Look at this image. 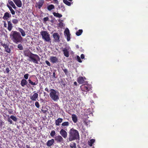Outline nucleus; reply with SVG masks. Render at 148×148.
<instances>
[{
  "label": "nucleus",
  "mask_w": 148,
  "mask_h": 148,
  "mask_svg": "<svg viewBox=\"0 0 148 148\" xmlns=\"http://www.w3.org/2000/svg\"><path fill=\"white\" fill-rule=\"evenodd\" d=\"M10 118L15 122H16L17 120V118L13 115L11 116Z\"/></svg>",
  "instance_id": "33"
},
{
  "label": "nucleus",
  "mask_w": 148,
  "mask_h": 148,
  "mask_svg": "<svg viewBox=\"0 0 148 148\" xmlns=\"http://www.w3.org/2000/svg\"><path fill=\"white\" fill-rule=\"evenodd\" d=\"M77 47L78 48V46H77Z\"/></svg>",
  "instance_id": "60"
},
{
  "label": "nucleus",
  "mask_w": 148,
  "mask_h": 148,
  "mask_svg": "<svg viewBox=\"0 0 148 148\" xmlns=\"http://www.w3.org/2000/svg\"><path fill=\"white\" fill-rule=\"evenodd\" d=\"M25 54L26 56L29 58L28 60L35 63L38 64V62L40 61V58L38 55L28 51L25 52Z\"/></svg>",
  "instance_id": "2"
},
{
  "label": "nucleus",
  "mask_w": 148,
  "mask_h": 148,
  "mask_svg": "<svg viewBox=\"0 0 148 148\" xmlns=\"http://www.w3.org/2000/svg\"><path fill=\"white\" fill-rule=\"evenodd\" d=\"M77 47L78 48V46H77Z\"/></svg>",
  "instance_id": "61"
},
{
  "label": "nucleus",
  "mask_w": 148,
  "mask_h": 148,
  "mask_svg": "<svg viewBox=\"0 0 148 148\" xmlns=\"http://www.w3.org/2000/svg\"><path fill=\"white\" fill-rule=\"evenodd\" d=\"M10 6H11L14 9H16V7L14 2L10 0H8V3Z\"/></svg>",
  "instance_id": "21"
},
{
  "label": "nucleus",
  "mask_w": 148,
  "mask_h": 148,
  "mask_svg": "<svg viewBox=\"0 0 148 148\" xmlns=\"http://www.w3.org/2000/svg\"><path fill=\"white\" fill-rule=\"evenodd\" d=\"M65 10V7H63V9H62V10L64 11Z\"/></svg>",
  "instance_id": "55"
},
{
  "label": "nucleus",
  "mask_w": 148,
  "mask_h": 148,
  "mask_svg": "<svg viewBox=\"0 0 148 148\" xmlns=\"http://www.w3.org/2000/svg\"><path fill=\"white\" fill-rule=\"evenodd\" d=\"M44 2V0H39L38 2L36 3L35 6L36 8H38L40 9L42 6Z\"/></svg>",
  "instance_id": "8"
},
{
  "label": "nucleus",
  "mask_w": 148,
  "mask_h": 148,
  "mask_svg": "<svg viewBox=\"0 0 148 148\" xmlns=\"http://www.w3.org/2000/svg\"><path fill=\"white\" fill-rule=\"evenodd\" d=\"M62 120L63 119L62 118H58L56 120V125L57 126H59L60 125V123L62 122Z\"/></svg>",
  "instance_id": "24"
},
{
  "label": "nucleus",
  "mask_w": 148,
  "mask_h": 148,
  "mask_svg": "<svg viewBox=\"0 0 148 148\" xmlns=\"http://www.w3.org/2000/svg\"><path fill=\"white\" fill-rule=\"evenodd\" d=\"M18 48L20 50H22L23 49V48L22 45L21 44H19L18 45Z\"/></svg>",
  "instance_id": "38"
},
{
  "label": "nucleus",
  "mask_w": 148,
  "mask_h": 148,
  "mask_svg": "<svg viewBox=\"0 0 148 148\" xmlns=\"http://www.w3.org/2000/svg\"><path fill=\"white\" fill-rule=\"evenodd\" d=\"M69 1H72V0H68Z\"/></svg>",
  "instance_id": "59"
},
{
  "label": "nucleus",
  "mask_w": 148,
  "mask_h": 148,
  "mask_svg": "<svg viewBox=\"0 0 148 148\" xmlns=\"http://www.w3.org/2000/svg\"><path fill=\"white\" fill-rule=\"evenodd\" d=\"M40 33L42 36V39L44 41L48 42L51 41L50 35L47 31H42Z\"/></svg>",
  "instance_id": "5"
},
{
  "label": "nucleus",
  "mask_w": 148,
  "mask_h": 148,
  "mask_svg": "<svg viewBox=\"0 0 148 148\" xmlns=\"http://www.w3.org/2000/svg\"><path fill=\"white\" fill-rule=\"evenodd\" d=\"M45 90L48 92H49V90L47 88H46L45 89Z\"/></svg>",
  "instance_id": "53"
},
{
  "label": "nucleus",
  "mask_w": 148,
  "mask_h": 148,
  "mask_svg": "<svg viewBox=\"0 0 148 148\" xmlns=\"http://www.w3.org/2000/svg\"><path fill=\"white\" fill-rule=\"evenodd\" d=\"M3 122L1 120H0V128H1L3 125Z\"/></svg>",
  "instance_id": "47"
},
{
  "label": "nucleus",
  "mask_w": 148,
  "mask_h": 148,
  "mask_svg": "<svg viewBox=\"0 0 148 148\" xmlns=\"http://www.w3.org/2000/svg\"><path fill=\"white\" fill-rule=\"evenodd\" d=\"M1 45L5 48V51L6 52L8 53L10 52V49L9 48L7 45L2 43L1 44Z\"/></svg>",
  "instance_id": "16"
},
{
  "label": "nucleus",
  "mask_w": 148,
  "mask_h": 148,
  "mask_svg": "<svg viewBox=\"0 0 148 148\" xmlns=\"http://www.w3.org/2000/svg\"><path fill=\"white\" fill-rule=\"evenodd\" d=\"M74 84L75 85H77V83L76 82H74Z\"/></svg>",
  "instance_id": "56"
},
{
  "label": "nucleus",
  "mask_w": 148,
  "mask_h": 148,
  "mask_svg": "<svg viewBox=\"0 0 148 148\" xmlns=\"http://www.w3.org/2000/svg\"><path fill=\"white\" fill-rule=\"evenodd\" d=\"M59 25L60 26H64V24L62 22H60L59 23Z\"/></svg>",
  "instance_id": "48"
},
{
  "label": "nucleus",
  "mask_w": 148,
  "mask_h": 148,
  "mask_svg": "<svg viewBox=\"0 0 148 148\" xmlns=\"http://www.w3.org/2000/svg\"><path fill=\"white\" fill-rule=\"evenodd\" d=\"M8 121L9 122H10V124H12V123H13V122L12 121V120L10 119V118H8Z\"/></svg>",
  "instance_id": "45"
},
{
  "label": "nucleus",
  "mask_w": 148,
  "mask_h": 148,
  "mask_svg": "<svg viewBox=\"0 0 148 148\" xmlns=\"http://www.w3.org/2000/svg\"><path fill=\"white\" fill-rule=\"evenodd\" d=\"M86 79V78L85 77L81 76L78 78L77 81L79 84H81L84 83V81Z\"/></svg>",
  "instance_id": "13"
},
{
  "label": "nucleus",
  "mask_w": 148,
  "mask_h": 148,
  "mask_svg": "<svg viewBox=\"0 0 148 148\" xmlns=\"http://www.w3.org/2000/svg\"><path fill=\"white\" fill-rule=\"evenodd\" d=\"M63 1L64 3L66 4V5L68 6H70L71 5L70 3L67 0H63Z\"/></svg>",
  "instance_id": "36"
},
{
  "label": "nucleus",
  "mask_w": 148,
  "mask_h": 148,
  "mask_svg": "<svg viewBox=\"0 0 148 148\" xmlns=\"http://www.w3.org/2000/svg\"><path fill=\"white\" fill-rule=\"evenodd\" d=\"M10 70L8 68H7L6 69V72L7 73H9Z\"/></svg>",
  "instance_id": "50"
},
{
  "label": "nucleus",
  "mask_w": 148,
  "mask_h": 148,
  "mask_svg": "<svg viewBox=\"0 0 148 148\" xmlns=\"http://www.w3.org/2000/svg\"><path fill=\"white\" fill-rule=\"evenodd\" d=\"M26 146L27 148H30V146L29 145H26Z\"/></svg>",
  "instance_id": "54"
},
{
  "label": "nucleus",
  "mask_w": 148,
  "mask_h": 148,
  "mask_svg": "<svg viewBox=\"0 0 148 148\" xmlns=\"http://www.w3.org/2000/svg\"><path fill=\"white\" fill-rule=\"evenodd\" d=\"M18 30L20 32L23 36H25L26 35L23 29L20 28H18Z\"/></svg>",
  "instance_id": "27"
},
{
  "label": "nucleus",
  "mask_w": 148,
  "mask_h": 148,
  "mask_svg": "<svg viewBox=\"0 0 148 148\" xmlns=\"http://www.w3.org/2000/svg\"><path fill=\"white\" fill-rule=\"evenodd\" d=\"M53 14L55 16L57 17L60 18L62 16V14H60L58 13L54 12L53 13Z\"/></svg>",
  "instance_id": "30"
},
{
  "label": "nucleus",
  "mask_w": 148,
  "mask_h": 148,
  "mask_svg": "<svg viewBox=\"0 0 148 148\" xmlns=\"http://www.w3.org/2000/svg\"><path fill=\"white\" fill-rule=\"evenodd\" d=\"M56 134V133L55 132L54 130H53L51 131L50 135L51 137H53Z\"/></svg>",
  "instance_id": "37"
},
{
  "label": "nucleus",
  "mask_w": 148,
  "mask_h": 148,
  "mask_svg": "<svg viewBox=\"0 0 148 148\" xmlns=\"http://www.w3.org/2000/svg\"><path fill=\"white\" fill-rule=\"evenodd\" d=\"M54 142V140L53 139L49 140L47 142L46 144L48 147H50L52 146Z\"/></svg>",
  "instance_id": "19"
},
{
  "label": "nucleus",
  "mask_w": 148,
  "mask_h": 148,
  "mask_svg": "<svg viewBox=\"0 0 148 148\" xmlns=\"http://www.w3.org/2000/svg\"><path fill=\"white\" fill-rule=\"evenodd\" d=\"M64 33L65 36H66L67 41H69L70 40V36L69 31L68 28H66V29L64 32Z\"/></svg>",
  "instance_id": "10"
},
{
  "label": "nucleus",
  "mask_w": 148,
  "mask_h": 148,
  "mask_svg": "<svg viewBox=\"0 0 148 148\" xmlns=\"http://www.w3.org/2000/svg\"><path fill=\"white\" fill-rule=\"evenodd\" d=\"M79 138V133L78 131L73 128L71 129L69 132V140L71 141Z\"/></svg>",
  "instance_id": "3"
},
{
  "label": "nucleus",
  "mask_w": 148,
  "mask_h": 148,
  "mask_svg": "<svg viewBox=\"0 0 148 148\" xmlns=\"http://www.w3.org/2000/svg\"><path fill=\"white\" fill-rule=\"evenodd\" d=\"M81 58L82 59H84V56L83 54H81Z\"/></svg>",
  "instance_id": "52"
},
{
  "label": "nucleus",
  "mask_w": 148,
  "mask_h": 148,
  "mask_svg": "<svg viewBox=\"0 0 148 148\" xmlns=\"http://www.w3.org/2000/svg\"><path fill=\"white\" fill-rule=\"evenodd\" d=\"M28 81L29 83L31 84L32 85L35 86L37 84L38 80L37 79L36 81H35V82H33L30 79H29Z\"/></svg>",
  "instance_id": "26"
},
{
  "label": "nucleus",
  "mask_w": 148,
  "mask_h": 148,
  "mask_svg": "<svg viewBox=\"0 0 148 148\" xmlns=\"http://www.w3.org/2000/svg\"><path fill=\"white\" fill-rule=\"evenodd\" d=\"M82 32L83 31L82 29H79L78 31L76 32V34L77 36H79L82 34Z\"/></svg>",
  "instance_id": "35"
},
{
  "label": "nucleus",
  "mask_w": 148,
  "mask_h": 148,
  "mask_svg": "<svg viewBox=\"0 0 148 148\" xmlns=\"http://www.w3.org/2000/svg\"><path fill=\"white\" fill-rule=\"evenodd\" d=\"M27 84V82L26 79H23L21 81V84L22 87H24Z\"/></svg>",
  "instance_id": "23"
},
{
  "label": "nucleus",
  "mask_w": 148,
  "mask_h": 148,
  "mask_svg": "<svg viewBox=\"0 0 148 148\" xmlns=\"http://www.w3.org/2000/svg\"><path fill=\"white\" fill-rule=\"evenodd\" d=\"M12 22L14 24L16 25L18 22V20L16 19H13L12 20Z\"/></svg>",
  "instance_id": "34"
},
{
  "label": "nucleus",
  "mask_w": 148,
  "mask_h": 148,
  "mask_svg": "<svg viewBox=\"0 0 148 148\" xmlns=\"http://www.w3.org/2000/svg\"><path fill=\"white\" fill-rule=\"evenodd\" d=\"M3 22L4 23V26L5 27H7V25L6 23V22L5 21H3Z\"/></svg>",
  "instance_id": "49"
},
{
  "label": "nucleus",
  "mask_w": 148,
  "mask_h": 148,
  "mask_svg": "<svg viewBox=\"0 0 148 148\" xmlns=\"http://www.w3.org/2000/svg\"><path fill=\"white\" fill-rule=\"evenodd\" d=\"M45 62L46 64L49 66H50V64L49 62L47 60H46L45 61Z\"/></svg>",
  "instance_id": "46"
},
{
  "label": "nucleus",
  "mask_w": 148,
  "mask_h": 148,
  "mask_svg": "<svg viewBox=\"0 0 148 148\" xmlns=\"http://www.w3.org/2000/svg\"><path fill=\"white\" fill-rule=\"evenodd\" d=\"M82 90L84 91H88L91 88V86L90 85H83L81 86Z\"/></svg>",
  "instance_id": "6"
},
{
  "label": "nucleus",
  "mask_w": 148,
  "mask_h": 148,
  "mask_svg": "<svg viewBox=\"0 0 148 148\" xmlns=\"http://www.w3.org/2000/svg\"><path fill=\"white\" fill-rule=\"evenodd\" d=\"M62 70L65 73L66 75H67L68 73V70L67 69H62Z\"/></svg>",
  "instance_id": "42"
},
{
  "label": "nucleus",
  "mask_w": 148,
  "mask_h": 148,
  "mask_svg": "<svg viewBox=\"0 0 148 148\" xmlns=\"http://www.w3.org/2000/svg\"><path fill=\"white\" fill-rule=\"evenodd\" d=\"M49 18L48 17H45L43 18V20L45 21H46L49 20Z\"/></svg>",
  "instance_id": "44"
},
{
  "label": "nucleus",
  "mask_w": 148,
  "mask_h": 148,
  "mask_svg": "<svg viewBox=\"0 0 148 148\" xmlns=\"http://www.w3.org/2000/svg\"><path fill=\"white\" fill-rule=\"evenodd\" d=\"M70 146L71 148H76V144L75 143L72 142L70 143Z\"/></svg>",
  "instance_id": "32"
},
{
  "label": "nucleus",
  "mask_w": 148,
  "mask_h": 148,
  "mask_svg": "<svg viewBox=\"0 0 148 148\" xmlns=\"http://www.w3.org/2000/svg\"><path fill=\"white\" fill-rule=\"evenodd\" d=\"M41 111H42V112L43 113H46L47 112V110H41Z\"/></svg>",
  "instance_id": "51"
},
{
  "label": "nucleus",
  "mask_w": 148,
  "mask_h": 148,
  "mask_svg": "<svg viewBox=\"0 0 148 148\" xmlns=\"http://www.w3.org/2000/svg\"><path fill=\"white\" fill-rule=\"evenodd\" d=\"M35 106L38 108H39L40 107L39 103L38 102H36L35 103Z\"/></svg>",
  "instance_id": "40"
},
{
  "label": "nucleus",
  "mask_w": 148,
  "mask_h": 148,
  "mask_svg": "<svg viewBox=\"0 0 148 148\" xmlns=\"http://www.w3.org/2000/svg\"><path fill=\"white\" fill-rule=\"evenodd\" d=\"M7 6L8 8L9 9L11 14L12 15L15 14V12L13 10V9L12 8V7H11L8 4H7Z\"/></svg>",
  "instance_id": "25"
},
{
  "label": "nucleus",
  "mask_w": 148,
  "mask_h": 148,
  "mask_svg": "<svg viewBox=\"0 0 148 148\" xmlns=\"http://www.w3.org/2000/svg\"><path fill=\"white\" fill-rule=\"evenodd\" d=\"M61 136L64 138H66L67 136V132L63 129L61 130L60 132Z\"/></svg>",
  "instance_id": "9"
},
{
  "label": "nucleus",
  "mask_w": 148,
  "mask_h": 148,
  "mask_svg": "<svg viewBox=\"0 0 148 148\" xmlns=\"http://www.w3.org/2000/svg\"><path fill=\"white\" fill-rule=\"evenodd\" d=\"M13 1L18 8H20L22 6V3L21 0H13Z\"/></svg>",
  "instance_id": "14"
},
{
  "label": "nucleus",
  "mask_w": 148,
  "mask_h": 148,
  "mask_svg": "<svg viewBox=\"0 0 148 148\" xmlns=\"http://www.w3.org/2000/svg\"><path fill=\"white\" fill-rule=\"evenodd\" d=\"M50 90L49 95L51 98L54 101H57L59 98V92L53 89H51Z\"/></svg>",
  "instance_id": "4"
},
{
  "label": "nucleus",
  "mask_w": 148,
  "mask_h": 148,
  "mask_svg": "<svg viewBox=\"0 0 148 148\" xmlns=\"http://www.w3.org/2000/svg\"><path fill=\"white\" fill-rule=\"evenodd\" d=\"M77 59L78 62H82V61L81 60L80 57L79 56H77Z\"/></svg>",
  "instance_id": "39"
},
{
  "label": "nucleus",
  "mask_w": 148,
  "mask_h": 148,
  "mask_svg": "<svg viewBox=\"0 0 148 148\" xmlns=\"http://www.w3.org/2000/svg\"><path fill=\"white\" fill-rule=\"evenodd\" d=\"M54 1H58L57 0H54Z\"/></svg>",
  "instance_id": "58"
},
{
  "label": "nucleus",
  "mask_w": 148,
  "mask_h": 148,
  "mask_svg": "<svg viewBox=\"0 0 148 148\" xmlns=\"http://www.w3.org/2000/svg\"><path fill=\"white\" fill-rule=\"evenodd\" d=\"M50 61L53 63H56L58 62V59L56 57L51 56L50 58Z\"/></svg>",
  "instance_id": "18"
},
{
  "label": "nucleus",
  "mask_w": 148,
  "mask_h": 148,
  "mask_svg": "<svg viewBox=\"0 0 148 148\" xmlns=\"http://www.w3.org/2000/svg\"><path fill=\"white\" fill-rule=\"evenodd\" d=\"M29 76V75L28 74H26L24 75V77L25 79H27L28 78Z\"/></svg>",
  "instance_id": "41"
},
{
  "label": "nucleus",
  "mask_w": 148,
  "mask_h": 148,
  "mask_svg": "<svg viewBox=\"0 0 148 148\" xmlns=\"http://www.w3.org/2000/svg\"><path fill=\"white\" fill-rule=\"evenodd\" d=\"M53 37L55 39V41L58 42L60 40V36L57 33H54L53 35Z\"/></svg>",
  "instance_id": "17"
},
{
  "label": "nucleus",
  "mask_w": 148,
  "mask_h": 148,
  "mask_svg": "<svg viewBox=\"0 0 148 148\" xmlns=\"http://www.w3.org/2000/svg\"><path fill=\"white\" fill-rule=\"evenodd\" d=\"M72 118L73 121L74 123H76L77 121V117L75 114H73L72 115Z\"/></svg>",
  "instance_id": "22"
},
{
  "label": "nucleus",
  "mask_w": 148,
  "mask_h": 148,
  "mask_svg": "<svg viewBox=\"0 0 148 148\" xmlns=\"http://www.w3.org/2000/svg\"><path fill=\"white\" fill-rule=\"evenodd\" d=\"M70 49V48L69 47L64 48L63 50L64 56L66 57L69 56V51Z\"/></svg>",
  "instance_id": "11"
},
{
  "label": "nucleus",
  "mask_w": 148,
  "mask_h": 148,
  "mask_svg": "<svg viewBox=\"0 0 148 148\" xmlns=\"http://www.w3.org/2000/svg\"><path fill=\"white\" fill-rule=\"evenodd\" d=\"M84 122L85 123V124H86V125H88L90 121H87L86 120H84Z\"/></svg>",
  "instance_id": "43"
},
{
  "label": "nucleus",
  "mask_w": 148,
  "mask_h": 148,
  "mask_svg": "<svg viewBox=\"0 0 148 148\" xmlns=\"http://www.w3.org/2000/svg\"><path fill=\"white\" fill-rule=\"evenodd\" d=\"M8 29L9 31H10L13 27V25L12 23L10 21H8Z\"/></svg>",
  "instance_id": "20"
},
{
  "label": "nucleus",
  "mask_w": 148,
  "mask_h": 148,
  "mask_svg": "<svg viewBox=\"0 0 148 148\" xmlns=\"http://www.w3.org/2000/svg\"><path fill=\"white\" fill-rule=\"evenodd\" d=\"M11 15L8 12H5L2 18L5 20H7L9 18L11 17Z\"/></svg>",
  "instance_id": "15"
},
{
  "label": "nucleus",
  "mask_w": 148,
  "mask_h": 148,
  "mask_svg": "<svg viewBox=\"0 0 148 148\" xmlns=\"http://www.w3.org/2000/svg\"><path fill=\"white\" fill-rule=\"evenodd\" d=\"M69 123L68 122H64L62 124V127L63 128V127H67L69 125Z\"/></svg>",
  "instance_id": "28"
},
{
  "label": "nucleus",
  "mask_w": 148,
  "mask_h": 148,
  "mask_svg": "<svg viewBox=\"0 0 148 148\" xmlns=\"http://www.w3.org/2000/svg\"><path fill=\"white\" fill-rule=\"evenodd\" d=\"M55 140L57 143H63L64 140L62 136L60 135H58L56 136L55 138Z\"/></svg>",
  "instance_id": "7"
},
{
  "label": "nucleus",
  "mask_w": 148,
  "mask_h": 148,
  "mask_svg": "<svg viewBox=\"0 0 148 148\" xmlns=\"http://www.w3.org/2000/svg\"><path fill=\"white\" fill-rule=\"evenodd\" d=\"M55 7L53 5H48L47 7V8L49 11H51L52 10L54 9Z\"/></svg>",
  "instance_id": "29"
},
{
  "label": "nucleus",
  "mask_w": 148,
  "mask_h": 148,
  "mask_svg": "<svg viewBox=\"0 0 148 148\" xmlns=\"http://www.w3.org/2000/svg\"><path fill=\"white\" fill-rule=\"evenodd\" d=\"M53 75L54 76L55 75V73H53Z\"/></svg>",
  "instance_id": "57"
},
{
  "label": "nucleus",
  "mask_w": 148,
  "mask_h": 148,
  "mask_svg": "<svg viewBox=\"0 0 148 148\" xmlns=\"http://www.w3.org/2000/svg\"><path fill=\"white\" fill-rule=\"evenodd\" d=\"M38 97V94L36 93H34L33 95L30 96V98L31 100L32 101H36Z\"/></svg>",
  "instance_id": "12"
},
{
  "label": "nucleus",
  "mask_w": 148,
  "mask_h": 148,
  "mask_svg": "<svg viewBox=\"0 0 148 148\" xmlns=\"http://www.w3.org/2000/svg\"><path fill=\"white\" fill-rule=\"evenodd\" d=\"M10 36L11 39L16 44L21 42L23 41V38L20 33L16 31H12L10 33Z\"/></svg>",
  "instance_id": "1"
},
{
  "label": "nucleus",
  "mask_w": 148,
  "mask_h": 148,
  "mask_svg": "<svg viewBox=\"0 0 148 148\" xmlns=\"http://www.w3.org/2000/svg\"><path fill=\"white\" fill-rule=\"evenodd\" d=\"M95 140L94 139H91L88 141V144L90 146H92V144L93 143L95 142Z\"/></svg>",
  "instance_id": "31"
}]
</instances>
